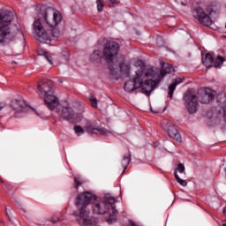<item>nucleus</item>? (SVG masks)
Instances as JSON below:
<instances>
[{"mask_svg":"<svg viewBox=\"0 0 226 226\" xmlns=\"http://www.w3.org/2000/svg\"><path fill=\"white\" fill-rule=\"evenodd\" d=\"M94 200L93 211L95 215L109 213V222H116L117 220V210L116 207H114V204H116V199H114V197L105 196L102 200H96V195L89 192H85L77 196L75 205L78 207V211L72 214L76 216L79 225L96 226V223H98L96 218L89 215H91V211L87 209V206Z\"/></svg>","mask_w":226,"mask_h":226,"instance_id":"obj_1","label":"nucleus"},{"mask_svg":"<svg viewBox=\"0 0 226 226\" xmlns=\"http://www.w3.org/2000/svg\"><path fill=\"white\" fill-rule=\"evenodd\" d=\"M49 15V11H44L43 19L47 26H49V30L45 29L40 19H35L33 24L34 39L40 43H50L52 41V36L54 38H59V30L56 29V27L61 24L63 16L57 11H53L50 18Z\"/></svg>","mask_w":226,"mask_h":226,"instance_id":"obj_2","label":"nucleus"},{"mask_svg":"<svg viewBox=\"0 0 226 226\" xmlns=\"http://www.w3.org/2000/svg\"><path fill=\"white\" fill-rule=\"evenodd\" d=\"M154 75H156L154 73V70L151 68L145 69L142 72H136V76L132 81L130 80L125 82L124 89L127 93H132V91H135V89L141 87L142 93L147 96H149V94H151V93L156 89L158 84H160V79H149V78H154Z\"/></svg>","mask_w":226,"mask_h":226,"instance_id":"obj_3","label":"nucleus"},{"mask_svg":"<svg viewBox=\"0 0 226 226\" xmlns=\"http://www.w3.org/2000/svg\"><path fill=\"white\" fill-rule=\"evenodd\" d=\"M215 96L216 92L211 88L202 87L198 91V94L193 89H189L185 94L183 101L189 114H195L199 110V102L207 105L215 100Z\"/></svg>","mask_w":226,"mask_h":226,"instance_id":"obj_4","label":"nucleus"},{"mask_svg":"<svg viewBox=\"0 0 226 226\" xmlns=\"http://www.w3.org/2000/svg\"><path fill=\"white\" fill-rule=\"evenodd\" d=\"M13 22V12L4 11L0 13V43L11 41L17 36V33L10 27Z\"/></svg>","mask_w":226,"mask_h":226,"instance_id":"obj_5","label":"nucleus"},{"mask_svg":"<svg viewBox=\"0 0 226 226\" xmlns=\"http://www.w3.org/2000/svg\"><path fill=\"white\" fill-rule=\"evenodd\" d=\"M117 54H119V43L114 41H108L102 49V54L101 50H94L91 55L92 61H100V59L104 58V61L110 64V63H114V58L117 57Z\"/></svg>","mask_w":226,"mask_h":226,"instance_id":"obj_6","label":"nucleus"},{"mask_svg":"<svg viewBox=\"0 0 226 226\" xmlns=\"http://www.w3.org/2000/svg\"><path fill=\"white\" fill-rule=\"evenodd\" d=\"M192 15L200 24H202V26H207V27L213 26V19H211V17L207 15L201 7L198 6L194 8Z\"/></svg>","mask_w":226,"mask_h":226,"instance_id":"obj_7","label":"nucleus"},{"mask_svg":"<svg viewBox=\"0 0 226 226\" xmlns=\"http://www.w3.org/2000/svg\"><path fill=\"white\" fill-rule=\"evenodd\" d=\"M37 89L41 96H48L54 93V82L50 79H42L37 85Z\"/></svg>","mask_w":226,"mask_h":226,"instance_id":"obj_8","label":"nucleus"},{"mask_svg":"<svg viewBox=\"0 0 226 226\" xmlns=\"http://www.w3.org/2000/svg\"><path fill=\"white\" fill-rule=\"evenodd\" d=\"M56 114H58L61 119H64L65 121H70L75 117V112L70 105H59L56 108Z\"/></svg>","mask_w":226,"mask_h":226,"instance_id":"obj_9","label":"nucleus"},{"mask_svg":"<svg viewBox=\"0 0 226 226\" xmlns=\"http://www.w3.org/2000/svg\"><path fill=\"white\" fill-rule=\"evenodd\" d=\"M11 107L12 110H14L15 117H19V114H21V112H27V110H29L27 104H26V101L22 99L12 100Z\"/></svg>","mask_w":226,"mask_h":226,"instance_id":"obj_10","label":"nucleus"},{"mask_svg":"<svg viewBox=\"0 0 226 226\" xmlns=\"http://www.w3.org/2000/svg\"><path fill=\"white\" fill-rule=\"evenodd\" d=\"M161 72L160 74L156 73L154 71V78H149L151 80H159V83L162 82V79L165 77V75H169V73H172L174 71V67L171 64H169L165 62H161Z\"/></svg>","mask_w":226,"mask_h":226,"instance_id":"obj_11","label":"nucleus"},{"mask_svg":"<svg viewBox=\"0 0 226 226\" xmlns=\"http://www.w3.org/2000/svg\"><path fill=\"white\" fill-rule=\"evenodd\" d=\"M44 103L49 110H54L59 107V99L52 94L44 95Z\"/></svg>","mask_w":226,"mask_h":226,"instance_id":"obj_12","label":"nucleus"},{"mask_svg":"<svg viewBox=\"0 0 226 226\" xmlns=\"http://www.w3.org/2000/svg\"><path fill=\"white\" fill-rule=\"evenodd\" d=\"M86 130L88 133H95L96 135H109V133H112L110 131L93 124H88L86 126Z\"/></svg>","mask_w":226,"mask_h":226,"instance_id":"obj_13","label":"nucleus"},{"mask_svg":"<svg viewBox=\"0 0 226 226\" xmlns=\"http://www.w3.org/2000/svg\"><path fill=\"white\" fill-rule=\"evenodd\" d=\"M166 126L168 127L167 133L170 139L177 140V142H181V134L176 125L172 124L170 122H167Z\"/></svg>","mask_w":226,"mask_h":226,"instance_id":"obj_14","label":"nucleus"},{"mask_svg":"<svg viewBox=\"0 0 226 226\" xmlns=\"http://www.w3.org/2000/svg\"><path fill=\"white\" fill-rule=\"evenodd\" d=\"M182 82H183V79L177 78V79L173 80V83L171 85L169 86L168 94L170 100H172L174 96V91H176V87H177L178 84H181Z\"/></svg>","mask_w":226,"mask_h":226,"instance_id":"obj_15","label":"nucleus"},{"mask_svg":"<svg viewBox=\"0 0 226 226\" xmlns=\"http://www.w3.org/2000/svg\"><path fill=\"white\" fill-rule=\"evenodd\" d=\"M120 73L123 77H130V64L126 63H121L119 64Z\"/></svg>","mask_w":226,"mask_h":226,"instance_id":"obj_16","label":"nucleus"},{"mask_svg":"<svg viewBox=\"0 0 226 226\" xmlns=\"http://www.w3.org/2000/svg\"><path fill=\"white\" fill-rule=\"evenodd\" d=\"M215 63V59H213L212 54H206L205 58H203V64L207 68H213Z\"/></svg>","mask_w":226,"mask_h":226,"instance_id":"obj_17","label":"nucleus"},{"mask_svg":"<svg viewBox=\"0 0 226 226\" xmlns=\"http://www.w3.org/2000/svg\"><path fill=\"white\" fill-rule=\"evenodd\" d=\"M132 162V154H126L124 155L123 160L121 161L122 167L124 168V170H126L128 169V165H130V162Z\"/></svg>","mask_w":226,"mask_h":226,"instance_id":"obj_18","label":"nucleus"},{"mask_svg":"<svg viewBox=\"0 0 226 226\" xmlns=\"http://www.w3.org/2000/svg\"><path fill=\"white\" fill-rule=\"evenodd\" d=\"M223 63H225V57L219 55V56H217V58L214 62V67L220 68L222 66V64H223Z\"/></svg>","mask_w":226,"mask_h":226,"instance_id":"obj_19","label":"nucleus"},{"mask_svg":"<svg viewBox=\"0 0 226 226\" xmlns=\"http://www.w3.org/2000/svg\"><path fill=\"white\" fill-rule=\"evenodd\" d=\"M37 54H38V56H44L45 59H47V61L49 63V64H52V56H50V55H49V53L47 51L39 49L37 51Z\"/></svg>","mask_w":226,"mask_h":226,"instance_id":"obj_20","label":"nucleus"},{"mask_svg":"<svg viewBox=\"0 0 226 226\" xmlns=\"http://www.w3.org/2000/svg\"><path fill=\"white\" fill-rule=\"evenodd\" d=\"M81 185H84V179L80 177H74V188L75 190H79Z\"/></svg>","mask_w":226,"mask_h":226,"instance_id":"obj_21","label":"nucleus"},{"mask_svg":"<svg viewBox=\"0 0 226 226\" xmlns=\"http://www.w3.org/2000/svg\"><path fill=\"white\" fill-rule=\"evenodd\" d=\"M174 176H175V179L176 181L181 185V186H187L188 183L186 182V180H183L181 179V177H179V175H177V171L174 172Z\"/></svg>","mask_w":226,"mask_h":226,"instance_id":"obj_22","label":"nucleus"},{"mask_svg":"<svg viewBox=\"0 0 226 226\" xmlns=\"http://www.w3.org/2000/svg\"><path fill=\"white\" fill-rule=\"evenodd\" d=\"M96 4H97V10H98V11H103V6H104L103 1H102V0H97V1H96Z\"/></svg>","mask_w":226,"mask_h":226,"instance_id":"obj_23","label":"nucleus"},{"mask_svg":"<svg viewBox=\"0 0 226 226\" xmlns=\"http://www.w3.org/2000/svg\"><path fill=\"white\" fill-rule=\"evenodd\" d=\"M176 170H177L178 172H180V174H185V164L179 163V164L177 166Z\"/></svg>","mask_w":226,"mask_h":226,"instance_id":"obj_24","label":"nucleus"},{"mask_svg":"<svg viewBox=\"0 0 226 226\" xmlns=\"http://www.w3.org/2000/svg\"><path fill=\"white\" fill-rule=\"evenodd\" d=\"M89 100H90V102L92 103V107L96 109V107H98V100L96 99V97H90Z\"/></svg>","mask_w":226,"mask_h":226,"instance_id":"obj_25","label":"nucleus"},{"mask_svg":"<svg viewBox=\"0 0 226 226\" xmlns=\"http://www.w3.org/2000/svg\"><path fill=\"white\" fill-rule=\"evenodd\" d=\"M74 132L75 133H84V128H82L80 125L74 126Z\"/></svg>","mask_w":226,"mask_h":226,"instance_id":"obj_26","label":"nucleus"},{"mask_svg":"<svg viewBox=\"0 0 226 226\" xmlns=\"http://www.w3.org/2000/svg\"><path fill=\"white\" fill-rule=\"evenodd\" d=\"M109 7L114 8L116 4H119V2L117 0H109Z\"/></svg>","mask_w":226,"mask_h":226,"instance_id":"obj_27","label":"nucleus"},{"mask_svg":"<svg viewBox=\"0 0 226 226\" xmlns=\"http://www.w3.org/2000/svg\"><path fill=\"white\" fill-rule=\"evenodd\" d=\"M109 72L111 75H114V76L117 75L116 69L114 67H112V65L109 66Z\"/></svg>","mask_w":226,"mask_h":226,"instance_id":"obj_28","label":"nucleus"},{"mask_svg":"<svg viewBox=\"0 0 226 226\" xmlns=\"http://www.w3.org/2000/svg\"><path fill=\"white\" fill-rule=\"evenodd\" d=\"M157 45L159 47H162L163 45V39H162V37L157 38Z\"/></svg>","mask_w":226,"mask_h":226,"instance_id":"obj_29","label":"nucleus"},{"mask_svg":"<svg viewBox=\"0 0 226 226\" xmlns=\"http://www.w3.org/2000/svg\"><path fill=\"white\" fill-rule=\"evenodd\" d=\"M52 223H57L60 221L59 217L53 216L50 220Z\"/></svg>","mask_w":226,"mask_h":226,"instance_id":"obj_30","label":"nucleus"},{"mask_svg":"<svg viewBox=\"0 0 226 226\" xmlns=\"http://www.w3.org/2000/svg\"><path fill=\"white\" fill-rule=\"evenodd\" d=\"M6 107V104H4V102L0 103V110H3V109Z\"/></svg>","mask_w":226,"mask_h":226,"instance_id":"obj_31","label":"nucleus"},{"mask_svg":"<svg viewBox=\"0 0 226 226\" xmlns=\"http://www.w3.org/2000/svg\"><path fill=\"white\" fill-rule=\"evenodd\" d=\"M11 64H17V62L12 61V62H11Z\"/></svg>","mask_w":226,"mask_h":226,"instance_id":"obj_32","label":"nucleus"},{"mask_svg":"<svg viewBox=\"0 0 226 226\" xmlns=\"http://www.w3.org/2000/svg\"><path fill=\"white\" fill-rule=\"evenodd\" d=\"M181 4L183 5V6H186V4H185V3H181Z\"/></svg>","mask_w":226,"mask_h":226,"instance_id":"obj_33","label":"nucleus"},{"mask_svg":"<svg viewBox=\"0 0 226 226\" xmlns=\"http://www.w3.org/2000/svg\"><path fill=\"white\" fill-rule=\"evenodd\" d=\"M5 211H8V208H7V207H5Z\"/></svg>","mask_w":226,"mask_h":226,"instance_id":"obj_34","label":"nucleus"},{"mask_svg":"<svg viewBox=\"0 0 226 226\" xmlns=\"http://www.w3.org/2000/svg\"><path fill=\"white\" fill-rule=\"evenodd\" d=\"M222 226H226V223H225V224H223Z\"/></svg>","mask_w":226,"mask_h":226,"instance_id":"obj_35","label":"nucleus"}]
</instances>
